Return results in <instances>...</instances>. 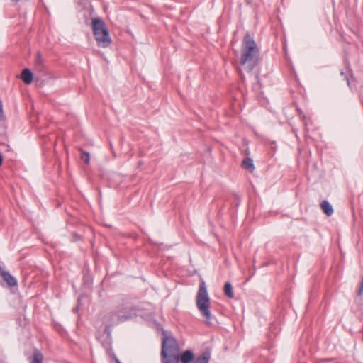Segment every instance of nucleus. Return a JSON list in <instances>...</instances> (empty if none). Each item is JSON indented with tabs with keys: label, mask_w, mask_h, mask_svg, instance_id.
<instances>
[{
	"label": "nucleus",
	"mask_w": 363,
	"mask_h": 363,
	"mask_svg": "<svg viewBox=\"0 0 363 363\" xmlns=\"http://www.w3.org/2000/svg\"><path fill=\"white\" fill-rule=\"evenodd\" d=\"M2 271H4V270L3 269V268L1 267V266L0 265V274H1V272H2Z\"/></svg>",
	"instance_id": "20"
},
{
	"label": "nucleus",
	"mask_w": 363,
	"mask_h": 363,
	"mask_svg": "<svg viewBox=\"0 0 363 363\" xmlns=\"http://www.w3.org/2000/svg\"><path fill=\"white\" fill-rule=\"evenodd\" d=\"M363 295V277H362L361 282L359 284V286L357 291V296H362Z\"/></svg>",
	"instance_id": "15"
},
{
	"label": "nucleus",
	"mask_w": 363,
	"mask_h": 363,
	"mask_svg": "<svg viewBox=\"0 0 363 363\" xmlns=\"http://www.w3.org/2000/svg\"><path fill=\"white\" fill-rule=\"evenodd\" d=\"M256 78H257V80H259V77H258V75H257V76H256Z\"/></svg>",
	"instance_id": "24"
},
{
	"label": "nucleus",
	"mask_w": 363,
	"mask_h": 363,
	"mask_svg": "<svg viewBox=\"0 0 363 363\" xmlns=\"http://www.w3.org/2000/svg\"><path fill=\"white\" fill-rule=\"evenodd\" d=\"M2 271H4V270L3 269V268L1 267V266L0 265V274H1V272H2Z\"/></svg>",
	"instance_id": "21"
},
{
	"label": "nucleus",
	"mask_w": 363,
	"mask_h": 363,
	"mask_svg": "<svg viewBox=\"0 0 363 363\" xmlns=\"http://www.w3.org/2000/svg\"><path fill=\"white\" fill-rule=\"evenodd\" d=\"M259 51L253 38L247 33L242 40L240 63L247 72H251L258 64Z\"/></svg>",
	"instance_id": "2"
},
{
	"label": "nucleus",
	"mask_w": 363,
	"mask_h": 363,
	"mask_svg": "<svg viewBox=\"0 0 363 363\" xmlns=\"http://www.w3.org/2000/svg\"><path fill=\"white\" fill-rule=\"evenodd\" d=\"M92 28L98 46L102 48L109 46L111 43V39L104 21L100 18H94L92 20Z\"/></svg>",
	"instance_id": "4"
},
{
	"label": "nucleus",
	"mask_w": 363,
	"mask_h": 363,
	"mask_svg": "<svg viewBox=\"0 0 363 363\" xmlns=\"http://www.w3.org/2000/svg\"><path fill=\"white\" fill-rule=\"evenodd\" d=\"M210 358V353L208 352H204L196 358L194 363H208Z\"/></svg>",
	"instance_id": "11"
},
{
	"label": "nucleus",
	"mask_w": 363,
	"mask_h": 363,
	"mask_svg": "<svg viewBox=\"0 0 363 363\" xmlns=\"http://www.w3.org/2000/svg\"><path fill=\"white\" fill-rule=\"evenodd\" d=\"M320 208L323 210V211L324 212V213L325 215H327L328 216H330L333 213V208L332 206L326 200H324L321 202Z\"/></svg>",
	"instance_id": "10"
},
{
	"label": "nucleus",
	"mask_w": 363,
	"mask_h": 363,
	"mask_svg": "<svg viewBox=\"0 0 363 363\" xmlns=\"http://www.w3.org/2000/svg\"><path fill=\"white\" fill-rule=\"evenodd\" d=\"M224 293L225 294L230 298H233L234 297V294L233 291V287L230 282H226L224 285Z\"/></svg>",
	"instance_id": "13"
},
{
	"label": "nucleus",
	"mask_w": 363,
	"mask_h": 363,
	"mask_svg": "<svg viewBox=\"0 0 363 363\" xmlns=\"http://www.w3.org/2000/svg\"><path fill=\"white\" fill-rule=\"evenodd\" d=\"M118 321L121 322V321H123L125 320H127L128 318L127 317H118Z\"/></svg>",
	"instance_id": "18"
},
{
	"label": "nucleus",
	"mask_w": 363,
	"mask_h": 363,
	"mask_svg": "<svg viewBox=\"0 0 363 363\" xmlns=\"http://www.w3.org/2000/svg\"><path fill=\"white\" fill-rule=\"evenodd\" d=\"M242 167L244 169L249 170L250 172H253L255 169L253 161L250 157H246L242 160Z\"/></svg>",
	"instance_id": "12"
},
{
	"label": "nucleus",
	"mask_w": 363,
	"mask_h": 363,
	"mask_svg": "<svg viewBox=\"0 0 363 363\" xmlns=\"http://www.w3.org/2000/svg\"><path fill=\"white\" fill-rule=\"evenodd\" d=\"M341 75L344 76L345 79L347 82V84L350 85V81H349L348 76L347 74H345L343 72H341Z\"/></svg>",
	"instance_id": "17"
},
{
	"label": "nucleus",
	"mask_w": 363,
	"mask_h": 363,
	"mask_svg": "<svg viewBox=\"0 0 363 363\" xmlns=\"http://www.w3.org/2000/svg\"><path fill=\"white\" fill-rule=\"evenodd\" d=\"M82 152L81 159L86 163L89 164L90 162V155L88 152L84 151L82 148L79 149Z\"/></svg>",
	"instance_id": "14"
},
{
	"label": "nucleus",
	"mask_w": 363,
	"mask_h": 363,
	"mask_svg": "<svg viewBox=\"0 0 363 363\" xmlns=\"http://www.w3.org/2000/svg\"><path fill=\"white\" fill-rule=\"evenodd\" d=\"M5 121V116L3 111V104L1 101H0V122H3Z\"/></svg>",
	"instance_id": "16"
},
{
	"label": "nucleus",
	"mask_w": 363,
	"mask_h": 363,
	"mask_svg": "<svg viewBox=\"0 0 363 363\" xmlns=\"http://www.w3.org/2000/svg\"><path fill=\"white\" fill-rule=\"evenodd\" d=\"M43 355L42 352L39 350L35 349L33 350L30 363H43Z\"/></svg>",
	"instance_id": "9"
},
{
	"label": "nucleus",
	"mask_w": 363,
	"mask_h": 363,
	"mask_svg": "<svg viewBox=\"0 0 363 363\" xmlns=\"http://www.w3.org/2000/svg\"><path fill=\"white\" fill-rule=\"evenodd\" d=\"M33 76L32 72L29 69L26 68L21 72V78L26 84H30L33 81Z\"/></svg>",
	"instance_id": "8"
},
{
	"label": "nucleus",
	"mask_w": 363,
	"mask_h": 363,
	"mask_svg": "<svg viewBox=\"0 0 363 363\" xmlns=\"http://www.w3.org/2000/svg\"><path fill=\"white\" fill-rule=\"evenodd\" d=\"M1 277L9 287L17 286L16 279L8 272L2 271Z\"/></svg>",
	"instance_id": "6"
},
{
	"label": "nucleus",
	"mask_w": 363,
	"mask_h": 363,
	"mask_svg": "<svg viewBox=\"0 0 363 363\" xmlns=\"http://www.w3.org/2000/svg\"><path fill=\"white\" fill-rule=\"evenodd\" d=\"M12 1L15 2V3H17L20 0H11Z\"/></svg>",
	"instance_id": "22"
},
{
	"label": "nucleus",
	"mask_w": 363,
	"mask_h": 363,
	"mask_svg": "<svg viewBox=\"0 0 363 363\" xmlns=\"http://www.w3.org/2000/svg\"><path fill=\"white\" fill-rule=\"evenodd\" d=\"M34 69L39 72L44 73L45 67L43 64V60L40 52H38L35 60Z\"/></svg>",
	"instance_id": "7"
},
{
	"label": "nucleus",
	"mask_w": 363,
	"mask_h": 363,
	"mask_svg": "<svg viewBox=\"0 0 363 363\" xmlns=\"http://www.w3.org/2000/svg\"><path fill=\"white\" fill-rule=\"evenodd\" d=\"M2 162H3V157H2V155L0 153V166L2 164Z\"/></svg>",
	"instance_id": "19"
},
{
	"label": "nucleus",
	"mask_w": 363,
	"mask_h": 363,
	"mask_svg": "<svg viewBox=\"0 0 363 363\" xmlns=\"http://www.w3.org/2000/svg\"><path fill=\"white\" fill-rule=\"evenodd\" d=\"M160 357L162 363H179V361L182 363H190L193 361L194 354L191 350H188L180 355L176 339L164 335L162 338Z\"/></svg>",
	"instance_id": "1"
},
{
	"label": "nucleus",
	"mask_w": 363,
	"mask_h": 363,
	"mask_svg": "<svg viewBox=\"0 0 363 363\" xmlns=\"http://www.w3.org/2000/svg\"><path fill=\"white\" fill-rule=\"evenodd\" d=\"M117 363H121L118 360H117Z\"/></svg>",
	"instance_id": "25"
},
{
	"label": "nucleus",
	"mask_w": 363,
	"mask_h": 363,
	"mask_svg": "<svg viewBox=\"0 0 363 363\" xmlns=\"http://www.w3.org/2000/svg\"><path fill=\"white\" fill-rule=\"evenodd\" d=\"M116 314L113 312H110L104 315V323H105V332L108 334L110 333V329L115 324Z\"/></svg>",
	"instance_id": "5"
},
{
	"label": "nucleus",
	"mask_w": 363,
	"mask_h": 363,
	"mask_svg": "<svg viewBox=\"0 0 363 363\" xmlns=\"http://www.w3.org/2000/svg\"><path fill=\"white\" fill-rule=\"evenodd\" d=\"M196 304L202 317L205 318L206 324H211L212 315L210 311V297L208 296L206 283L201 279L196 296Z\"/></svg>",
	"instance_id": "3"
},
{
	"label": "nucleus",
	"mask_w": 363,
	"mask_h": 363,
	"mask_svg": "<svg viewBox=\"0 0 363 363\" xmlns=\"http://www.w3.org/2000/svg\"><path fill=\"white\" fill-rule=\"evenodd\" d=\"M238 71H239V72L240 73V74H242V71H241V69H240V68H239V69H238Z\"/></svg>",
	"instance_id": "23"
}]
</instances>
